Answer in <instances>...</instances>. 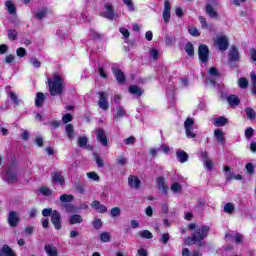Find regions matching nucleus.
<instances>
[{"label":"nucleus","instance_id":"obj_1","mask_svg":"<svg viewBox=\"0 0 256 256\" xmlns=\"http://www.w3.org/2000/svg\"><path fill=\"white\" fill-rule=\"evenodd\" d=\"M188 229L190 231H194L191 236L185 238V245H195L198 244V247H205V242L203 239L209 235V231H211V227L207 225L197 226V224L192 223L189 224Z\"/></svg>","mask_w":256,"mask_h":256},{"label":"nucleus","instance_id":"obj_2","mask_svg":"<svg viewBox=\"0 0 256 256\" xmlns=\"http://www.w3.org/2000/svg\"><path fill=\"white\" fill-rule=\"evenodd\" d=\"M48 86L52 97H55L56 95H63L65 80L61 77V74L55 73L52 78H48Z\"/></svg>","mask_w":256,"mask_h":256},{"label":"nucleus","instance_id":"obj_3","mask_svg":"<svg viewBox=\"0 0 256 256\" xmlns=\"http://www.w3.org/2000/svg\"><path fill=\"white\" fill-rule=\"evenodd\" d=\"M2 179L9 185L17 183L19 181V170L8 168L5 173L2 174Z\"/></svg>","mask_w":256,"mask_h":256},{"label":"nucleus","instance_id":"obj_4","mask_svg":"<svg viewBox=\"0 0 256 256\" xmlns=\"http://www.w3.org/2000/svg\"><path fill=\"white\" fill-rule=\"evenodd\" d=\"M101 17H104L105 19H109V21H113L115 17H117V14L115 13V10L113 9V4L111 3H105L102 11L100 12Z\"/></svg>","mask_w":256,"mask_h":256},{"label":"nucleus","instance_id":"obj_5","mask_svg":"<svg viewBox=\"0 0 256 256\" xmlns=\"http://www.w3.org/2000/svg\"><path fill=\"white\" fill-rule=\"evenodd\" d=\"M193 125H195V120H193V118H187L184 122V129L188 139H195L197 137V134L193 132Z\"/></svg>","mask_w":256,"mask_h":256},{"label":"nucleus","instance_id":"obj_6","mask_svg":"<svg viewBox=\"0 0 256 256\" xmlns=\"http://www.w3.org/2000/svg\"><path fill=\"white\" fill-rule=\"evenodd\" d=\"M198 57L201 63H204L205 65H207L209 61V47L207 45L201 44L198 47Z\"/></svg>","mask_w":256,"mask_h":256},{"label":"nucleus","instance_id":"obj_7","mask_svg":"<svg viewBox=\"0 0 256 256\" xmlns=\"http://www.w3.org/2000/svg\"><path fill=\"white\" fill-rule=\"evenodd\" d=\"M214 44L219 49V51H227L229 49V38L227 36H218Z\"/></svg>","mask_w":256,"mask_h":256},{"label":"nucleus","instance_id":"obj_8","mask_svg":"<svg viewBox=\"0 0 256 256\" xmlns=\"http://www.w3.org/2000/svg\"><path fill=\"white\" fill-rule=\"evenodd\" d=\"M51 223L54 225L57 231L61 230V227H63V222L61 221V213H59V211L54 210L52 212Z\"/></svg>","mask_w":256,"mask_h":256},{"label":"nucleus","instance_id":"obj_9","mask_svg":"<svg viewBox=\"0 0 256 256\" xmlns=\"http://www.w3.org/2000/svg\"><path fill=\"white\" fill-rule=\"evenodd\" d=\"M7 221L11 227H17V225H19V221H21L19 218V212L10 211L8 213Z\"/></svg>","mask_w":256,"mask_h":256},{"label":"nucleus","instance_id":"obj_10","mask_svg":"<svg viewBox=\"0 0 256 256\" xmlns=\"http://www.w3.org/2000/svg\"><path fill=\"white\" fill-rule=\"evenodd\" d=\"M99 101H98V107L102 109L103 111H107L109 109V102L107 101L108 94L107 92H99Z\"/></svg>","mask_w":256,"mask_h":256},{"label":"nucleus","instance_id":"obj_11","mask_svg":"<svg viewBox=\"0 0 256 256\" xmlns=\"http://www.w3.org/2000/svg\"><path fill=\"white\" fill-rule=\"evenodd\" d=\"M228 61L229 63H239V61H241V56H239V50H237V47L232 46L230 48Z\"/></svg>","mask_w":256,"mask_h":256},{"label":"nucleus","instance_id":"obj_12","mask_svg":"<svg viewBox=\"0 0 256 256\" xmlns=\"http://www.w3.org/2000/svg\"><path fill=\"white\" fill-rule=\"evenodd\" d=\"M224 172L226 181H233V179H235L236 181H241L243 179V176H241V174H235L231 172V167L229 166L224 167Z\"/></svg>","mask_w":256,"mask_h":256},{"label":"nucleus","instance_id":"obj_13","mask_svg":"<svg viewBox=\"0 0 256 256\" xmlns=\"http://www.w3.org/2000/svg\"><path fill=\"white\" fill-rule=\"evenodd\" d=\"M208 73L210 77L206 78L207 83H210L211 85H217V79H219V71H217V68L211 67Z\"/></svg>","mask_w":256,"mask_h":256},{"label":"nucleus","instance_id":"obj_14","mask_svg":"<svg viewBox=\"0 0 256 256\" xmlns=\"http://www.w3.org/2000/svg\"><path fill=\"white\" fill-rule=\"evenodd\" d=\"M96 139L103 145L104 147H107L109 141L107 140V133H105V129L99 128L96 131Z\"/></svg>","mask_w":256,"mask_h":256},{"label":"nucleus","instance_id":"obj_15","mask_svg":"<svg viewBox=\"0 0 256 256\" xmlns=\"http://www.w3.org/2000/svg\"><path fill=\"white\" fill-rule=\"evenodd\" d=\"M164 23H169L171 20V2L169 0L164 1V10L162 13Z\"/></svg>","mask_w":256,"mask_h":256},{"label":"nucleus","instance_id":"obj_16","mask_svg":"<svg viewBox=\"0 0 256 256\" xmlns=\"http://www.w3.org/2000/svg\"><path fill=\"white\" fill-rule=\"evenodd\" d=\"M128 185L131 189H139L141 187V180L135 175H130L128 177Z\"/></svg>","mask_w":256,"mask_h":256},{"label":"nucleus","instance_id":"obj_17","mask_svg":"<svg viewBox=\"0 0 256 256\" xmlns=\"http://www.w3.org/2000/svg\"><path fill=\"white\" fill-rule=\"evenodd\" d=\"M51 178L54 183H59V185H65V178H63V172H52Z\"/></svg>","mask_w":256,"mask_h":256},{"label":"nucleus","instance_id":"obj_18","mask_svg":"<svg viewBox=\"0 0 256 256\" xmlns=\"http://www.w3.org/2000/svg\"><path fill=\"white\" fill-rule=\"evenodd\" d=\"M176 157L179 163H187V161H189V154H187V152L184 150H177Z\"/></svg>","mask_w":256,"mask_h":256},{"label":"nucleus","instance_id":"obj_19","mask_svg":"<svg viewBox=\"0 0 256 256\" xmlns=\"http://www.w3.org/2000/svg\"><path fill=\"white\" fill-rule=\"evenodd\" d=\"M157 184H158V189L160 191H163L164 195H167L168 187H167V184L165 183V178L163 176H160L157 178Z\"/></svg>","mask_w":256,"mask_h":256},{"label":"nucleus","instance_id":"obj_20","mask_svg":"<svg viewBox=\"0 0 256 256\" xmlns=\"http://www.w3.org/2000/svg\"><path fill=\"white\" fill-rule=\"evenodd\" d=\"M112 71L117 79L118 83H125V74L119 68H112Z\"/></svg>","mask_w":256,"mask_h":256},{"label":"nucleus","instance_id":"obj_21","mask_svg":"<svg viewBox=\"0 0 256 256\" xmlns=\"http://www.w3.org/2000/svg\"><path fill=\"white\" fill-rule=\"evenodd\" d=\"M92 207H93V209L98 211V213H107V206L101 204V202H99L97 200H94L92 202Z\"/></svg>","mask_w":256,"mask_h":256},{"label":"nucleus","instance_id":"obj_22","mask_svg":"<svg viewBox=\"0 0 256 256\" xmlns=\"http://www.w3.org/2000/svg\"><path fill=\"white\" fill-rule=\"evenodd\" d=\"M0 256H17L13 249L5 244L2 249L0 250Z\"/></svg>","mask_w":256,"mask_h":256},{"label":"nucleus","instance_id":"obj_23","mask_svg":"<svg viewBox=\"0 0 256 256\" xmlns=\"http://www.w3.org/2000/svg\"><path fill=\"white\" fill-rule=\"evenodd\" d=\"M227 101L231 107H237L239 106V103H241V100L237 95H230L227 97Z\"/></svg>","mask_w":256,"mask_h":256},{"label":"nucleus","instance_id":"obj_24","mask_svg":"<svg viewBox=\"0 0 256 256\" xmlns=\"http://www.w3.org/2000/svg\"><path fill=\"white\" fill-rule=\"evenodd\" d=\"M214 136L217 139L218 143H222V145H224V143H225V133H223V130L216 129L214 131Z\"/></svg>","mask_w":256,"mask_h":256},{"label":"nucleus","instance_id":"obj_25","mask_svg":"<svg viewBox=\"0 0 256 256\" xmlns=\"http://www.w3.org/2000/svg\"><path fill=\"white\" fill-rule=\"evenodd\" d=\"M44 249L48 256H58L57 247H54L51 244H46Z\"/></svg>","mask_w":256,"mask_h":256},{"label":"nucleus","instance_id":"obj_26","mask_svg":"<svg viewBox=\"0 0 256 256\" xmlns=\"http://www.w3.org/2000/svg\"><path fill=\"white\" fill-rule=\"evenodd\" d=\"M127 115V112H125V109H123V106H118L116 108V113L114 114V120L119 121L121 117H125Z\"/></svg>","mask_w":256,"mask_h":256},{"label":"nucleus","instance_id":"obj_27","mask_svg":"<svg viewBox=\"0 0 256 256\" xmlns=\"http://www.w3.org/2000/svg\"><path fill=\"white\" fill-rule=\"evenodd\" d=\"M5 7L10 15H15L17 13V8L15 7V4L11 0H7L5 2Z\"/></svg>","mask_w":256,"mask_h":256},{"label":"nucleus","instance_id":"obj_28","mask_svg":"<svg viewBox=\"0 0 256 256\" xmlns=\"http://www.w3.org/2000/svg\"><path fill=\"white\" fill-rule=\"evenodd\" d=\"M43 103H45V94L38 92L36 94L35 105L36 107H43Z\"/></svg>","mask_w":256,"mask_h":256},{"label":"nucleus","instance_id":"obj_29","mask_svg":"<svg viewBox=\"0 0 256 256\" xmlns=\"http://www.w3.org/2000/svg\"><path fill=\"white\" fill-rule=\"evenodd\" d=\"M229 121L227 120V118L220 116L218 118H215L214 120V125L215 127H225V125H227Z\"/></svg>","mask_w":256,"mask_h":256},{"label":"nucleus","instance_id":"obj_30","mask_svg":"<svg viewBox=\"0 0 256 256\" xmlns=\"http://www.w3.org/2000/svg\"><path fill=\"white\" fill-rule=\"evenodd\" d=\"M65 131L69 139H75V130L73 129V124H67L65 126Z\"/></svg>","mask_w":256,"mask_h":256},{"label":"nucleus","instance_id":"obj_31","mask_svg":"<svg viewBox=\"0 0 256 256\" xmlns=\"http://www.w3.org/2000/svg\"><path fill=\"white\" fill-rule=\"evenodd\" d=\"M206 13L207 15H209V17H211V19H217L218 14L215 11V9H213V6L211 4H207L206 5Z\"/></svg>","mask_w":256,"mask_h":256},{"label":"nucleus","instance_id":"obj_32","mask_svg":"<svg viewBox=\"0 0 256 256\" xmlns=\"http://www.w3.org/2000/svg\"><path fill=\"white\" fill-rule=\"evenodd\" d=\"M70 225H77V223H83V217L79 214H74L69 219Z\"/></svg>","mask_w":256,"mask_h":256},{"label":"nucleus","instance_id":"obj_33","mask_svg":"<svg viewBox=\"0 0 256 256\" xmlns=\"http://www.w3.org/2000/svg\"><path fill=\"white\" fill-rule=\"evenodd\" d=\"M129 93L141 97L143 95V90H141V88H139L137 85H132L129 88Z\"/></svg>","mask_w":256,"mask_h":256},{"label":"nucleus","instance_id":"obj_34","mask_svg":"<svg viewBox=\"0 0 256 256\" xmlns=\"http://www.w3.org/2000/svg\"><path fill=\"white\" fill-rule=\"evenodd\" d=\"M185 51L189 57H193V55H195V47L193 46V43H186Z\"/></svg>","mask_w":256,"mask_h":256},{"label":"nucleus","instance_id":"obj_35","mask_svg":"<svg viewBox=\"0 0 256 256\" xmlns=\"http://www.w3.org/2000/svg\"><path fill=\"white\" fill-rule=\"evenodd\" d=\"M47 13H49V10L47 8H42L41 10H39L38 12L35 13V17L36 19H44L45 15H47Z\"/></svg>","mask_w":256,"mask_h":256},{"label":"nucleus","instance_id":"obj_36","mask_svg":"<svg viewBox=\"0 0 256 256\" xmlns=\"http://www.w3.org/2000/svg\"><path fill=\"white\" fill-rule=\"evenodd\" d=\"M250 78H251V82H252V95H256V74H255V72H251Z\"/></svg>","mask_w":256,"mask_h":256},{"label":"nucleus","instance_id":"obj_37","mask_svg":"<svg viewBox=\"0 0 256 256\" xmlns=\"http://www.w3.org/2000/svg\"><path fill=\"white\" fill-rule=\"evenodd\" d=\"M139 235L142 237V239H153V233H151L149 230H142L139 232Z\"/></svg>","mask_w":256,"mask_h":256},{"label":"nucleus","instance_id":"obj_38","mask_svg":"<svg viewBox=\"0 0 256 256\" xmlns=\"http://www.w3.org/2000/svg\"><path fill=\"white\" fill-rule=\"evenodd\" d=\"M238 85L240 89H247V87H249V81L247 80V78H240L238 80Z\"/></svg>","mask_w":256,"mask_h":256},{"label":"nucleus","instance_id":"obj_39","mask_svg":"<svg viewBox=\"0 0 256 256\" xmlns=\"http://www.w3.org/2000/svg\"><path fill=\"white\" fill-rule=\"evenodd\" d=\"M60 201L62 203H71L73 201V195L63 194L60 196Z\"/></svg>","mask_w":256,"mask_h":256},{"label":"nucleus","instance_id":"obj_40","mask_svg":"<svg viewBox=\"0 0 256 256\" xmlns=\"http://www.w3.org/2000/svg\"><path fill=\"white\" fill-rule=\"evenodd\" d=\"M100 239L103 243H109L111 241V235L109 232H103L100 234Z\"/></svg>","mask_w":256,"mask_h":256},{"label":"nucleus","instance_id":"obj_41","mask_svg":"<svg viewBox=\"0 0 256 256\" xmlns=\"http://www.w3.org/2000/svg\"><path fill=\"white\" fill-rule=\"evenodd\" d=\"M245 171L248 175H253L255 173V166L253 163H247L245 166Z\"/></svg>","mask_w":256,"mask_h":256},{"label":"nucleus","instance_id":"obj_42","mask_svg":"<svg viewBox=\"0 0 256 256\" xmlns=\"http://www.w3.org/2000/svg\"><path fill=\"white\" fill-rule=\"evenodd\" d=\"M17 30H8V39L10 41H17Z\"/></svg>","mask_w":256,"mask_h":256},{"label":"nucleus","instance_id":"obj_43","mask_svg":"<svg viewBox=\"0 0 256 256\" xmlns=\"http://www.w3.org/2000/svg\"><path fill=\"white\" fill-rule=\"evenodd\" d=\"M245 113H246L248 119H255V117H256V113L253 108H246Z\"/></svg>","mask_w":256,"mask_h":256},{"label":"nucleus","instance_id":"obj_44","mask_svg":"<svg viewBox=\"0 0 256 256\" xmlns=\"http://www.w3.org/2000/svg\"><path fill=\"white\" fill-rule=\"evenodd\" d=\"M233 211H235V205H233V203H227L224 206V213H233Z\"/></svg>","mask_w":256,"mask_h":256},{"label":"nucleus","instance_id":"obj_45","mask_svg":"<svg viewBox=\"0 0 256 256\" xmlns=\"http://www.w3.org/2000/svg\"><path fill=\"white\" fill-rule=\"evenodd\" d=\"M88 142H89V140L87 139L86 136L80 137V138L78 139V145H79V147H81V148L87 147V143H88Z\"/></svg>","mask_w":256,"mask_h":256},{"label":"nucleus","instance_id":"obj_46","mask_svg":"<svg viewBox=\"0 0 256 256\" xmlns=\"http://www.w3.org/2000/svg\"><path fill=\"white\" fill-rule=\"evenodd\" d=\"M110 215L111 217H119V215H121V208L119 207L112 208L110 211Z\"/></svg>","mask_w":256,"mask_h":256},{"label":"nucleus","instance_id":"obj_47","mask_svg":"<svg viewBox=\"0 0 256 256\" xmlns=\"http://www.w3.org/2000/svg\"><path fill=\"white\" fill-rule=\"evenodd\" d=\"M170 239H171V236L169 235V233H165L160 238V243H163V245H167Z\"/></svg>","mask_w":256,"mask_h":256},{"label":"nucleus","instance_id":"obj_48","mask_svg":"<svg viewBox=\"0 0 256 256\" xmlns=\"http://www.w3.org/2000/svg\"><path fill=\"white\" fill-rule=\"evenodd\" d=\"M29 62H30L31 65H33V67H35L36 69H39V67H41V62L38 61V59L35 58V57L30 58Z\"/></svg>","mask_w":256,"mask_h":256},{"label":"nucleus","instance_id":"obj_49","mask_svg":"<svg viewBox=\"0 0 256 256\" xmlns=\"http://www.w3.org/2000/svg\"><path fill=\"white\" fill-rule=\"evenodd\" d=\"M171 191H173V193H179V191H181L182 187H181V184L179 183H173L171 185Z\"/></svg>","mask_w":256,"mask_h":256},{"label":"nucleus","instance_id":"obj_50","mask_svg":"<svg viewBox=\"0 0 256 256\" xmlns=\"http://www.w3.org/2000/svg\"><path fill=\"white\" fill-rule=\"evenodd\" d=\"M87 177L92 179V181H99V175L95 172H88Z\"/></svg>","mask_w":256,"mask_h":256},{"label":"nucleus","instance_id":"obj_51","mask_svg":"<svg viewBox=\"0 0 256 256\" xmlns=\"http://www.w3.org/2000/svg\"><path fill=\"white\" fill-rule=\"evenodd\" d=\"M188 32L190 33V35H192V37H199L201 35V33H199V30L195 27L190 28Z\"/></svg>","mask_w":256,"mask_h":256},{"label":"nucleus","instance_id":"obj_52","mask_svg":"<svg viewBox=\"0 0 256 256\" xmlns=\"http://www.w3.org/2000/svg\"><path fill=\"white\" fill-rule=\"evenodd\" d=\"M123 3L128 7L129 11H135V6H133V1L123 0Z\"/></svg>","mask_w":256,"mask_h":256},{"label":"nucleus","instance_id":"obj_53","mask_svg":"<svg viewBox=\"0 0 256 256\" xmlns=\"http://www.w3.org/2000/svg\"><path fill=\"white\" fill-rule=\"evenodd\" d=\"M98 72L102 79H107V73L105 72V68H103L101 65H98Z\"/></svg>","mask_w":256,"mask_h":256},{"label":"nucleus","instance_id":"obj_54","mask_svg":"<svg viewBox=\"0 0 256 256\" xmlns=\"http://www.w3.org/2000/svg\"><path fill=\"white\" fill-rule=\"evenodd\" d=\"M40 193L42 195H45V197H49V195H51V189H49L47 187H41L40 188Z\"/></svg>","mask_w":256,"mask_h":256},{"label":"nucleus","instance_id":"obj_55","mask_svg":"<svg viewBox=\"0 0 256 256\" xmlns=\"http://www.w3.org/2000/svg\"><path fill=\"white\" fill-rule=\"evenodd\" d=\"M16 55L18 57H25V55H27V50H25V48L20 47L16 50Z\"/></svg>","mask_w":256,"mask_h":256},{"label":"nucleus","instance_id":"obj_56","mask_svg":"<svg viewBox=\"0 0 256 256\" xmlns=\"http://www.w3.org/2000/svg\"><path fill=\"white\" fill-rule=\"evenodd\" d=\"M255 131L253 130V128L249 127L245 130V137L246 139H251L253 137V133Z\"/></svg>","mask_w":256,"mask_h":256},{"label":"nucleus","instance_id":"obj_57","mask_svg":"<svg viewBox=\"0 0 256 256\" xmlns=\"http://www.w3.org/2000/svg\"><path fill=\"white\" fill-rule=\"evenodd\" d=\"M13 61H15V56L10 54L5 57V59L3 60V63H6L7 65H9V64L13 63Z\"/></svg>","mask_w":256,"mask_h":256},{"label":"nucleus","instance_id":"obj_58","mask_svg":"<svg viewBox=\"0 0 256 256\" xmlns=\"http://www.w3.org/2000/svg\"><path fill=\"white\" fill-rule=\"evenodd\" d=\"M42 215H43V217H51V215H53V209H51V208L43 209Z\"/></svg>","mask_w":256,"mask_h":256},{"label":"nucleus","instance_id":"obj_59","mask_svg":"<svg viewBox=\"0 0 256 256\" xmlns=\"http://www.w3.org/2000/svg\"><path fill=\"white\" fill-rule=\"evenodd\" d=\"M62 121L63 123H71V121H73V116L71 114H65L62 117Z\"/></svg>","mask_w":256,"mask_h":256},{"label":"nucleus","instance_id":"obj_60","mask_svg":"<svg viewBox=\"0 0 256 256\" xmlns=\"http://www.w3.org/2000/svg\"><path fill=\"white\" fill-rule=\"evenodd\" d=\"M150 57L154 60L159 59V51H157V49H150Z\"/></svg>","mask_w":256,"mask_h":256},{"label":"nucleus","instance_id":"obj_61","mask_svg":"<svg viewBox=\"0 0 256 256\" xmlns=\"http://www.w3.org/2000/svg\"><path fill=\"white\" fill-rule=\"evenodd\" d=\"M10 99L15 103V105H19V98H17V94H15V92H10Z\"/></svg>","mask_w":256,"mask_h":256},{"label":"nucleus","instance_id":"obj_62","mask_svg":"<svg viewBox=\"0 0 256 256\" xmlns=\"http://www.w3.org/2000/svg\"><path fill=\"white\" fill-rule=\"evenodd\" d=\"M203 163H204L206 169H208V171H211V169H213V161H211V159L204 160Z\"/></svg>","mask_w":256,"mask_h":256},{"label":"nucleus","instance_id":"obj_63","mask_svg":"<svg viewBox=\"0 0 256 256\" xmlns=\"http://www.w3.org/2000/svg\"><path fill=\"white\" fill-rule=\"evenodd\" d=\"M138 256H149V252L145 248H140L137 251Z\"/></svg>","mask_w":256,"mask_h":256},{"label":"nucleus","instance_id":"obj_64","mask_svg":"<svg viewBox=\"0 0 256 256\" xmlns=\"http://www.w3.org/2000/svg\"><path fill=\"white\" fill-rule=\"evenodd\" d=\"M250 59H251L252 61H256V49H255V48H252V49L250 50Z\"/></svg>","mask_w":256,"mask_h":256}]
</instances>
